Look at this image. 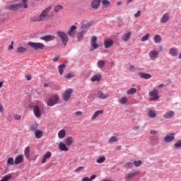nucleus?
Wrapping results in <instances>:
<instances>
[{"mask_svg":"<svg viewBox=\"0 0 181 181\" xmlns=\"http://www.w3.org/2000/svg\"><path fill=\"white\" fill-rule=\"evenodd\" d=\"M50 11H52V6L47 7L45 10H43L40 14V19L42 21H49V19H50V16H49Z\"/></svg>","mask_w":181,"mask_h":181,"instance_id":"obj_1","label":"nucleus"},{"mask_svg":"<svg viewBox=\"0 0 181 181\" xmlns=\"http://www.w3.org/2000/svg\"><path fill=\"white\" fill-rule=\"evenodd\" d=\"M23 1V4H11L10 6H8V8L9 9V11H17V9H19V8H21V6H23V8L25 9H26V8H28V1L27 0H22Z\"/></svg>","mask_w":181,"mask_h":181,"instance_id":"obj_2","label":"nucleus"},{"mask_svg":"<svg viewBox=\"0 0 181 181\" xmlns=\"http://www.w3.org/2000/svg\"><path fill=\"white\" fill-rule=\"evenodd\" d=\"M28 45L30 46L32 49H34V50H43V49H45V44L42 42H29Z\"/></svg>","mask_w":181,"mask_h":181,"instance_id":"obj_3","label":"nucleus"},{"mask_svg":"<svg viewBox=\"0 0 181 181\" xmlns=\"http://www.w3.org/2000/svg\"><path fill=\"white\" fill-rule=\"evenodd\" d=\"M57 36H59L63 42L64 46H67V42H69V37H67V34L63 31H57Z\"/></svg>","mask_w":181,"mask_h":181,"instance_id":"obj_4","label":"nucleus"},{"mask_svg":"<svg viewBox=\"0 0 181 181\" xmlns=\"http://www.w3.org/2000/svg\"><path fill=\"white\" fill-rule=\"evenodd\" d=\"M59 95H54L51 98H49L47 101L48 107H53V105H56L57 103H59Z\"/></svg>","mask_w":181,"mask_h":181,"instance_id":"obj_5","label":"nucleus"},{"mask_svg":"<svg viewBox=\"0 0 181 181\" xmlns=\"http://www.w3.org/2000/svg\"><path fill=\"white\" fill-rule=\"evenodd\" d=\"M73 93V89L68 88L66 89L62 95V98L64 101H69L70 97H71V93Z\"/></svg>","mask_w":181,"mask_h":181,"instance_id":"obj_6","label":"nucleus"},{"mask_svg":"<svg viewBox=\"0 0 181 181\" xmlns=\"http://www.w3.org/2000/svg\"><path fill=\"white\" fill-rule=\"evenodd\" d=\"M33 111L36 118H40V117H42V111L40 110V107H39L38 105H34L33 107Z\"/></svg>","mask_w":181,"mask_h":181,"instance_id":"obj_7","label":"nucleus"},{"mask_svg":"<svg viewBox=\"0 0 181 181\" xmlns=\"http://www.w3.org/2000/svg\"><path fill=\"white\" fill-rule=\"evenodd\" d=\"M159 54V51L156 49H153L150 51L148 56L151 60H156Z\"/></svg>","mask_w":181,"mask_h":181,"instance_id":"obj_8","label":"nucleus"},{"mask_svg":"<svg viewBox=\"0 0 181 181\" xmlns=\"http://www.w3.org/2000/svg\"><path fill=\"white\" fill-rule=\"evenodd\" d=\"M76 30H77V26L72 25L68 30L67 34L69 36H71V37H74V36H76Z\"/></svg>","mask_w":181,"mask_h":181,"instance_id":"obj_9","label":"nucleus"},{"mask_svg":"<svg viewBox=\"0 0 181 181\" xmlns=\"http://www.w3.org/2000/svg\"><path fill=\"white\" fill-rule=\"evenodd\" d=\"M158 90L154 89L153 90H151L149 92V95L151 97V100H158L159 95L158 94Z\"/></svg>","mask_w":181,"mask_h":181,"instance_id":"obj_10","label":"nucleus"},{"mask_svg":"<svg viewBox=\"0 0 181 181\" xmlns=\"http://www.w3.org/2000/svg\"><path fill=\"white\" fill-rule=\"evenodd\" d=\"M90 46L93 49L99 47L98 44H97V37L94 35L92 37L90 40Z\"/></svg>","mask_w":181,"mask_h":181,"instance_id":"obj_11","label":"nucleus"},{"mask_svg":"<svg viewBox=\"0 0 181 181\" xmlns=\"http://www.w3.org/2000/svg\"><path fill=\"white\" fill-rule=\"evenodd\" d=\"M23 155L21 154L18 156H16L14 160V165H21L22 162H23Z\"/></svg>","mask_w":181,"mask_h":181,"instance_id":"obj_12","label":"nucleus"},{"mask_svg":"<svg viewBox=\"0 0 181 181\" xmlns=\"http://www.w3.org/2000/svg\"><path fill=\"white\" fill-rule=\"evenodd\" d=\"M103 45L105 49H109V47H111L114 45V41L111 39H106L104 40Z\"/></svg>","mask_w":181,"mask_h":181,"instance_id":"obj_13","label":"nucleus"},{"mask_svg":"<svg viewBox=\"0 0 181 181\" xmlns=\"http://www.w3.org/2000/svg\"><path fill=\"white\" fill-rule=\"evenodd\" d=\"M174 139H175V133L168 134L164 137V141L165 142H172V141H173Z\"/></svg>","mask_w":181,"mask_h":181,"instance_id":"obj_14","label":"nucleus"},{"mask_svg":"<svg viewBox=\"0 0 181 181\" xmlns=\"http://www.w3.org/2000/svg\"><path fill=\"white\" fill-rule=\"evenodd\" d=\"M58 148L59 151H62L63 152H67L69 151V148L67 145L63 142H60L58 145Z\"/></svg>","mask_w":181,"mask_h":181,"instance_id":"obj_15","label":"nucleus"},{"mask_svg":"<svg viewBox=\"0 0 181 181\" xmlns=\"http://www.w3.org/2000/svg\"><path fill=\"white\" fill-rule=\"evenodd\" d=\"M101 4V0H93L91 2V7L93 9H98V6Z\"/></svg>","mask_w":181,"mask_h":181,"instance_id":"obj_16","label":"nucleus"},{"mask_svg":"<svg viewBox=\"0 0 181 181\" xmlns=\"http://www.w3.org/2000/svg\"><path fill=\"white\" fill-rule=\"evenodd\" d=\"M170 18V16H169V13H165L162 16L160 22V23H166V22H168Z\"/></svg>","mask_w":181,"mask_h":181,"instance_id":"obj_17","label":"nucleus"},{"mask_svg":"<svg viewBox=\"0 0 181 181\" xmlns=\"http://www.w3.org/2000/svg\"><path fill=\"white\" fill-rule=\"evenodd\" d=\"M173 117H175V112H173V110L165 112L163 115V117L165 118V119L173 118Z\"/></svg>","mask_w":181,"mask_h":181,"instance_id":"obj_18","label":"nucleus"},{"mask_svg":"<svg viewBox=\"0 0 181 181\" xmlns=\"http://www.w3.org/2000/svg\"><path fill=\"white\" fill-rule=\"evenodd\" d=\"M110 97L109 94H105L103 93V91H99L98 93V98H100V100H107Z\"/></svg>","mask_w":181,"mask_h":181,"instance_id":"obj_19","label":"nucleus"},{"mask_svg":"<svg viewBox=\"0 0 181 181\" xmlns=\"http://www.w3.org/2000/svg\"><path fill=\"white\" fill-rule=\"evenodd\" d=\"M64 141L67 146H71V145H73V142H74V140L73 139V137L67 136L64 139Z\"/></svg>","mask_w":181,"mask_h":181,"instance_id":"obj_20","label":"nucleus"},{"mask_svg":"<svg viewBox=\"0 0 181 181\" xmlns=\"http://www.w3.org/2000/svg\"><path fill=\"white\" fill-rule=\"evenodd\" d=\"M139 76L141 78H144L145 80H148V79L152 78V75H151V74H146V73H144V72H139Z\"/></svg>","mask_w":181,"mask_h":181,"instance_id":"obj_21","label":"nucleus"},{"mask_svg":"<svg viewBox=\"0 0 181 181\" xmlns=\"http://www.w3.org/2000/svg\"><path fill=\"white\" fill-rule=\"evenodd\" d=\"M41 40H45V42H50V40H54V35H45L40 37Z\"/></svg>","mask_w":181,"mask_h":181,"instance_id":"obj_22","label":"nucleus"},{"mask_svg":"<svg viewBox=\"0 0 181 181\" xmlns=\"http://www.w3.org/2000/svg\"><path fill=\"white\" fill-rule=\"evenodd\" d=\"M101 114H104V110H98L95 112L93 115L91 117L92 121H95V119L98 118V117L101 115Z\"/></svg>","mask_w":181,"mask_h":181,"instance_id":"obj_23","label":"nucleus"},{"mask_svg":"<svg viewBox=\"0 0 181 181\" xmlns=\"http://www.w3.org/2000/svg\"><path fill=\"white\" fill-rule=\"evenodd\" d=\"M147 115L149 118H156V112L152 109H148L147 110Z\"/></svg>","mask_w":181,"mask_h":181,"instance_id":"obj_24","label":"nucleus"},{"mask_svg":"<svg viewBox=\"0 0 181 181\" xmlns=\"http://www.w3.org/2000/svg\"><path fill=\"white\" fill-rule=\"evenodd\" d=\"M86 32H87V30H81V32H79L77 35V39L78 40V42H81V40H83V39H84V35H86Z\"/></svg>","mask_w":181,"mask_h":181,"instance_id":"obj_25","label":"nucleus"},{"mask_svg":"<svg viewBox=\"0 0 181 181\" xmlns=\"http://www.w3.org/2000/svg\"><path fill=\"white\" fill-rule=\"evenodd\" d=\"M52 156V152L47 151L45 154L43 155L42 163H46V160L49 159Z\"/></svg>","mask_w":181,"mask_h":181,"instance_id":"obj_26","label":"nucleus"},{"mask_svg":"<svg viewBox=\"0 0 181 181\" xmlns=\"http://www.w3.org/2000/svg\"><path fill=\"white\" fill-rule=\"evenodd\" d=\"M169 53L171 56L176 57V56H177V53H179V51L177 50V48L172 47L170 49Z\"/></svg>","mask_w":181,"mask_h":181,"instance_id":"obj_27","label":"nucleus"},{"mask_svg":"<svg viewBox=\"0 0 181 181\" xmlns=\"http://www.w3.org/2000/svg\"><path fill=\"white\" fill-rule=\"evenodd\" d=\"M35 136L37 139H40L43 136V131L38 129L35 132Z\"/></svg>","mask_w":181,"mask_h":181,"instance_id":"obj_28","label":"nucleus"},{"mask_svg":"<svg viewBox=\"0 0 181 181\" xmlns=\"http://www.w3.org/2000/svg\"><path fill=\"white\" fill-rule=\"evenodd\" d=\"M90 26H91V23L88 22H83L81 24V29L82 30H87V29H88V28H90Z\"/></svg>","mask_w":181,"mask_h":181,"instance_id":"obj_29","label":"nucleus"},{"mask_svg":"<svg viewBox=\"0 0 181 181\" xmlns=\"http://www.w3.org/2000/svg\"><path fill=\"white\" fill-rule=\"evenodd\" d=\"M101 2L103 8H110L111 6V1L109 0H102Z\"/></svg>","mask_w":181,"mask_h":181,"instance_id":"obj_30","label":"nucleus"},{"mask_svg":"<svg viewBox=\"0 0 181 181\" xmlns=\"http://www.w3.org/2000/svg\"><path fill=\"white\" fill-rule=\"evenodd\" d=\"M15 165V160L13 157H9L7 159V166H13Z\"/></svg>","mask_w":181,"mask_h":181,"instance_id":"obj_31","label":"nucleus"},{"mask_svg":"<svg viewBox=\"0 0 181 181\" xmlns=\"http://www.w3.org/2000/svg\"><path fill=\"white\" fill-rule=\"evenodd\" d=\"M66 136V130L62 129L58 132V138L63 139Z\"/></svg>","mask_w":181,"mask_h":181,"instance_id":"obj_32","label":"nucleus"},{"mask_svg":"<svg viewBox=\"0 0 181 181\" xmlns=\"http://www.w3.org/2000/svg\"><path fill=\"white\" fill-rule=\"evenodd\" d=\"M119 104H127L128 103V98L127 96H122L119 99Z\"/></svg>","mask_w":181,"mask_h":181,"instance_id":"obj_33","label":"nucleus"},{"mask_svg":"<svg viewBox=\"0 0 181 181\" xmlns=\"http://www.w3.org/2000/svg\"><path fill=\"white\" fill-rule=\"evenodd\" d=\"M100 80H101L100 74L95 75L91 78V81H93V83L95 81H100Z\"/></svg>","mask_w":181,"mask_h":181,"instance_id":"obj_34","label":"nucleus"},{"mask_svg":"<svg viewBox=\"0 0 181 181\" xmlns=\"http://www.w3.org/2000/svg\"><path fill=\"white\" fill-rule=\"evenodd\" d=\"M155 43L159 44L162 42V37L159 35H156L153 37Z\"/></svg>","mask_w":181,"mask_h":181,"instance_id":"obj_35","label":"nucleus"},{"mask_svg":"<svg viewBox=\"0 0 181 181\" xmlns=\"http://www.w3.org/2000/svg\"><path fill=\"white\" fill-rule=\"evenodd\" d=\"M139 172L130 173L126 175V179H132V177L136 176Z\"/></svg>","mask_w":181,"mask_h":181,"instance_id":"obj_36","label":"nucleus"},{"mask_svg":"<svg viewBox=\"0 0 181 181\" xmlns=\"http://www.w3.org/2000/svg\"><path fill=\"white\" fill-rule=\"evenodd\" d=\"M37 128H39V125L37 124H33L30 127V130L32 131V132H35L38 130Z\"/></svg>","mask_w":181,"mask_h":181,"instance_id":"obj_37","label":"nucleus"},{"mask_svg":"<svg viewBox=\"0 0 181 181\" xmlns=\"http://www.w3.org/2000/svg\"><path fill=\"white\" fill-rule=\"evenodd\" d=\"M24 153L25 158H27V159H29L30 155V147H26Z\"/></svg>","mask_w":181,"mask_h":181,"instance_id":"obj_38","label":"nucleus"},{"mask_svg":"<svg viewBox=\"0 0 181 181\" xmlns=\"http://www.w3.org/2000/svg\"><path fill=\"white\" fill-rule=\"evenodd\" d=\"M63 6L62 5H57L54 6V12H55L56 13H57V12H59V11H63Z\"/></svg>","mask_w":181,"mask_h":181,"instance_id":"obj_39","label":"nucleus"},{"mask_svg":"<svg viewBox=\"0 0 181 181\" xmlns=\"http://www.w3.org/2000/svg\"><path fill=\"white\" fill-rule=\"evenodd\" d=\"M64 69H66V64H62L59 66V74H63Z\"/></svg>","mask_w":181,"mask_h":181,"instance_id":"obj_40","label":"nucleus"},{"mask_svg":"<svg viewBox=\"0 0 181 181\" xmlns=\"http://www.w3.org/2000/svg\"><path fill=\"white\" fill-rule=\"evenodd\" d=\"M130 37H131V32H128L127 33H125L123 37L124 42H128V40H129Z\"/></svg>","mask_w":181,"mask_h":181,"instance_id":"obj_41","label":"nucleus"},{"mask_svg":"<svg viewBox=\"0 0 181 181\" xmlns=\"http://www.w3.org/2000/svg\"><path fill=\"white\" fill-rule=\"evenodd\" d=\"M135 93H136V88H132L127 91L128 95H132V94H135Z\"/></svg>","mask_w":181,"mask_h":181,"instance_id":"obj_42","label":"nucleus"},{"mask_svg":"<svg viewBox=\"0 0 181 181\" xmlns=\"http://www.w3.org/2000/svg\"><path fill=\"white\" fill-rule=\"evenodd\" d=\"M109 144H112V142H118V138L115 136H111L108 140Z\"/></svg>","mask_w":181,"mask_h":181,"instance_id":"obj_43","label":"nucleus"},{"mask_svg":"<svg viewBox=\"0 0 181 181\" xmlns=\"http://www.w3.org/2000/svg\"><path fill=\"white\" fill-rule=\"evenodd\" d=\"M95 177H96V175H92L91 177H90V178H88V177H83V179H82V181H93V180H94V179H95Z\"/></svg>","mask_w":181,"mask_h":181,"instance_id":"obj_44","label":"nucleus"},{"mask_svg":"<svg viewBox=\"0 0 181 181\" xmlns=\"http://www.w3.org/2000/svg\"><path fill=\"white\" fill-rule=\"evenodd\" d=\"M26 48L23 47H20L17 49V53H26Z\"/></svg>","mask_w":181,"mask_h":181,"instance_id":"obj_45","label":"nucleus"},{"mask_svg":"<svg viewBox=\"0 0 181 181\" xmlns=\"http://www.w3.org/2000/svg\"><path fill=\"white\" fill-rule=\"evenodd\" d=\"M96 162L97 163H104V162H105V156L99 157Z\"/></svg>","mask_w":181,"mask_h":181,"instance_id":"obj_46","label":"nucleus"},{"mask_svg":"<svg viewBox=\"0 0 181 181\" xmlns=\"http://www.w3.org/2000/svg\"><path fill=\"white\" fill-rule=\"evenodd\" d=\"M104 66H105V62L104 60H100V61L98 62V66L100 69H103V67H104Z\"/></svg>","mask_w":181,"mask_h":181,"instance_id":"obj_47","label":"nucleus"},{"mask_svg":"<svg viewBox=\"0 0 181 181\" xmlns=\"http://www.w3.org/2000/svg\"><path fill=\"white\" fill-rule=\"evenodd\" d=\"M32 22H42V20L40 19V16H35L31 18Z\"/></svg>","mask_w":181,"mask_h":181,"instance_id":"obj_48","label":"nucleus"},{"mask_svg":"<svg viewBox=\"0 0 181 181\" xmlns=\"http://www.w3.org/2000/svg\"><path fill=\"white\" fill-rule=\"evenodd\" d=\"M12 177L11 174L5 175L0 181H8Z\"/></svg>","mask_w":181,"mask_h":181,"instance_id":"obj_49","label":"nucleus"},{"mask_svg":"<svg viewBox=\"0 0 181 181\" xmlns=\"http://www.w3.org/2000/svg\"><path fill=\"white\" fill-rule=\"evenodd\" d=\"M151 35L150 34H146L144 37H141V42H146L150 37Z\"/></svg>","mask_w":181,"mask_h":181,"instance_id":"obj_50","label":"nucleus"},{"mask_svg":"<svg viewBox=\"0 0 181 181\" xmlns=\"http://www.w3.org/2000/svg\"><path fill=\"white\" fill-rule=\"evenodd\" d=\"M85 168L83 166H80L75 170V173H80V172L84 170Z\"/></svg>","mask_w":181,"mask_h":181,"instance_id":"obj_51","label":"nucleus"},{"mask_svg":"<svg viewBox=\"0 0 181 181\" xmlns=\"http://www.w3.org/2000/svg\"><path fill=\"white\" fill-rule=\"evenodd\" d=\"M134 165L136 166V168H138V167H139V166H141V165H142V161L141 160H135L134 162Z\"/></svg>","mask_w":181,"mask_h":181,"instance_id":"obj_52","label":"nucleus"},{"mask_svg":"<svg viewBox=\"0 0 181 181\" xmlns=\"http://www.w3.org/2000/svg\"><path fill=\"white\" fill-rule=\"evenodd\" d=\"M125 168H129V169H132V168L134 167V163H127L126 164H124Z\"/></svg>","mask_w":181,"mask_h":181,"instance_id":"obj_53","label":"nucleus"},{"mask_svg":"<svg viewBox=\"0 0 181 181\" xmlns=\"http://www.w3.org/2000/svg\"><path fill=\"white\" fill-rule=\"evenodd\" d=\"M175 148H180L181 146V140H178L175 144H174Z\"/></svg>","mask_w":181,"mask_h":181,"instance_id":"obj_54","label":"nucleus"},{"mask_svg":"<svg viewBox=\"0 0 181 181\" xmlns=\"http://www.w3.org/2000/svg\"><path fill=\"white\" fill-rule=\"evenodd\" d=\"M14 119H16V121H19L21 120V118H22V117L20 115H14Z\"/></svg>","mask_w":181,"mask_h":181,"instance_id":"obj_55","label":"nucleus"},{"mask_svg":"<svg viewBox=\"0 0 181 181\" xmlns=\"http://www.w3.org/2000/svg\"><path fill=\"white\" fill-rule=\"evenodd\" d=\"M74 77V74L72 73L67 74L66 76V78H73Z\"/></svg>","mask_w":181,"mask_h":181,"instance_id":"obj_56","label":"nucleus"},{"mask_svg":"<svg viewBox=\"0 0 181 181\" xmlns=\"http://www.w3.org/2000/svg\"><path fill=\"white\" fill-rule=\"evenodd\" d=\"M75 115H76V117H81V115H83V112H81V111H77V112H75Z\"/></svg>","mask_w":181,"mask_h":181,"instance_id":"obj_57","label":"nucleus"},{"mask_svg":"<svg viewBox=\"0 0 181 181\" xmlns=\"http://www.w3.org/2000/svg\"><path fill=\"white\" fill-rule=\"evenodd\" d=\"M135 18H139L141 16V11H138L137 13L134 14Z\"/></svg>","mask_w":181,"mask_h":181,"instance_id":"obj_58","label":"nucleus"},{"mask_svg":"<svg viewBox=\"0 0 181 181\" xmlns=\"http://www.w3.org/2000/svg\"><path fill=\"white\" fill-rule=\"evenodd\" d=\"M60 59V56H57V57H54V62H59V59Z\"/></svg>","mask_w":181,"mask_h":181,"instance_id":"obj_59","label":"nucleus"},{"mask_svg":"<svg viewBox=\"0 0 181 181\" xmlns=\"http://www.w3.org/2000/svg\"><path fill=\"white\" fill-rule=\"evenodd\" d=\"M25 77L28 81H30V80H32V76L30 75H27Z\"/></svg>","mask_w":181,"mask_h":181,"instance_id":"obj_60","label":"nucleus"},{"mask_svg":"<svg viewBox=\"0 0 181 181\" xmlns=\"http://www.w3.org/2000/svg\"><path fill=\"white\" fill-rule=\"evenodd\" d=\"M13 49V42H11V45L8 47V50H12Z\"/></svg>","mask_w":181,"mask_h":181,"instance_id":"obj_61","label":"nucleus"},{"mask_svg":"<svg viewBox=\"0 0 181 181\" xmlns=\"http://www.w3.org/2000/svg\"><path fill=\"white\" fill-rule=\"evenodd\" d=\"M150 134H153V135H156V134H158V132L156 131V130H151V131L150 132Z\"/></svg>","mask_w":181,"mask_h":181,"instance_id":"obj_62","label":"nucleus"},{"mask_svg":"<svg viewBox=\"0 0 181 181\" xmlns=\"http://www.w3.org/2000/svg\"><path fill=\"white\" fill-rule=\"evenodd\" d=\"M0 112H4V106L0 103Z\"/></svg>","mask_w":181,"mask_h":181,"instance_id":"obj_63","label":"nucleus"},{"mask_svg":"<svg viewBox=\"0 0 181 181\" xmlns=\"http://www.w3.org/2000/svg\"><path fill=\"white\" fill-rule=\"evenodd\" d=\"M134 69H135V66H134V65H131V66H129V70H134Z\"/></svg>","mask_w":181,"mask_h":181,"instance_id":"obj_64","label":"nucleus"}]
</instances>
